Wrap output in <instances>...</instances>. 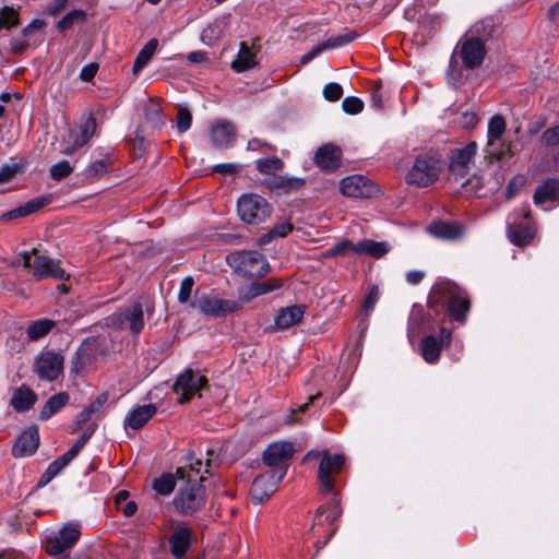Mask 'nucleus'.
Masks as SVG:
<instances>
[{
  "instance_id": "24",
  "label": "nucleus",
  "mask_w": 559,
  "mask_h": 559,
  "mask_svg": "<svg viewBox=\"0 0 559 559\" xmlns=\"http://www.w3.org/2000/svg\"><path fill=\"white\" fill-rule=\"evenodd\" d=\"M119 322L126 324L132 334L138 335L144 328L143 307L140 302H133L118 314Z\"/></svg>"
},
{
  "instance_id": "16",
  "label": "nucleus",
  "mask_w": 559,
  "mask_h": 559,
  "mask_svg": "<svg viewBox=\"0 0 559 559\" xmlns=\"http://www.w3.org/2000/svg\"><path fill=\"white\" fill-rule=\"evenodd\" d=\"M452 340V332L445 328H441L438 335H428L420 342V352L423 358L428 364H436L442 348L448 347Z\"/></svg>"
},
{
  "instance_id": "33",
  "label": "nucleus",
  "mask_w": 559,
  "mask_h": 559,
  "mask_svg": "<svg viewBox=\"0 0 559 559\" xmlns=\"http://www.w3.org/2000/svg\"><path fill=\"white\" fill-rule=\"evenodd\" d=\"M390 250V246L385 241H374L371 239H364L355 245V253L360 255H369L380 259L385 255Z\"/></svg>"
},
{
  "instance_id": "21",
  "label": "nucleus",
  "mask_w": 559,
  "mask_h": 559,
  "mask_svg": "<svg viewBox=\"0 0 559 559\" xmlns=\"http://www.w3.org/2000/svg\"><path fill=\"white\" fill-rule=\"evenodd\" d=\"M39 445V432L36 426L29 427L22 431L16 438L12 447V455L14 457L31 456L36 452Z\"/></svg>"
},
{
  "instance_id": "42",
  "label": "nucleus",
  "mask_w": 559,
  "mask_h": 559,
  "mask_svg": "<svg viewBox=\"0 0 559 559\" xmlns=\"http://www.w3.org/2000/svg\"><path fill=\"white\" fill-rule=\"evenodd\" d=\"M201 466V459L197 457L194 454H188L186 456V465L179 467L176 475L179 480L189 479V475H191V478H194L195 473H198V479L203 478V476H200Z\"/></svg>"
},
{
  "instance_id": "40",
  "label": "nucleus",
  "mask_w": 559,
  "mask_h": 559,
  "mask_svg": "<svg viewBox=\"0 0 559 559\" xmlns=\"http://www.w3.org/2000/svg\"><path fill=\"white\" fill-rule=\"evenodd\" d=\"M56 323L50 319H39L29 323L26 329V334L29 341H38L46 336Z\"/></svg>"
},
{
  "instance_id": "15",
  "label": "nucleus",
  "mask_w": 559,
  "mask_h": 559,
  "mask_svg": "<svg viewBox=\"0 0 559 559\" xmlns=\"http://www.w3.org/2000/svg\"><path fill=\"white\" fill-rule=\"evenodd\" d=\"M477 152V143L469 142L462 147L452 150L449 163V171L454 180L463 179L469 170V164Z\"/></svg>"
},
{
  "instance_id": "63",
  "label": "nucleus",
  "mask_w": 559,
  "mask_h": 559,
  "mask_svg": "<svg viewBox=\"0 0 559 559\" xmlns=\"http://www.w3.org/2000/svg\"><path fill=\"white\" fill-rule=\"evenodd\" d=\"M17 169L16 165H3L0 168V185L10 182L16 175Z\"/></svg>"
},
{
  "instance_id": "11",
  "label": "nucleus",
  "mask_w": 559,
  "mask_h": 559,
  "mask_svg": "<svg viewBox=\"0 0 559 559\" xmlns=\"http://www.w3.org/2000/svg\"><path fill=\"white\" fill-rule=\"evenodd\" d=\"M207 379L191 368L181 372L174 383V391L179 395L178 402L180 404L189 402L200 390L205 386Z\"/></svg>"
},
{
  "instance_id": "58",
  "label": "nucleus",
  "mask_w": 559,
  "mask_h": 559,
  "mask_svg": "<svg viewBox=\"0 0 559 559\" xmlns=\"http://www.w3.org/2000/svg\"><path fill=\"white\" fill-rule=\"evenodd\" d=\"M247 150L253 151V152H258V151L259 152H267V151H275L276 147L274 145H272L271 143H267L261 139L253 138L248 141Z\"/></svg>"
},
{
  "instance_id": "45",
  "label": "nucleus",
  "mask_w": 559,
  "mask_h": 559,
  "mask_svg": "<svg viewBox=\"0 0 559 559\" xmlns=\"http://www.w3.org/2000/svg\"><path fill=\"white\" fill-rule=\"evenodd\" d=\"M418 24L426 36H431L441 27V16L437 13H425L419 16Z\"/></svg>"
},
{
  "instance_id": "19",
  "label": "nucleus",
  "mask_w": 559,
  "mask_h": 559,
  "mask_svg": "<svg viewBox=\"0 0 559 559\" xmlns=\"http://www.w3.org/2000/svg\"><path fill=\"white\" fill-rule=\"evenodd\" d=\"M80 531L75 525H67L59 531L58 535L49 537L46 543V550L50 556H59L72 548L79 537Z\"/></svg>"
},
{
  "instance_id": "43",
  "label": "nucleus",
  "mask_w": 559,
  "mask_h": 559,
  "mask_svg": "<svg viewBox=\"0 0 559 559\" xmlns=\"http://www.w3.org/2000/svg\"><path fill=\"white\" fill-rule=\"evenodd\" d=\"M255 167L262 175H275L277 171L283 169L284 162L277 156H272L258 159L255 162Z\"/></svg>"
},
{
  "instance_id": "7",
  "label": "nucleus",
  "mask_w": 559,
  "mask_h": 559,
  "mask_svg": "<svg viewBox=\"0 0 559 559\" xmlns=\"http://www.w3.org/2000/svg\"><path fill=\"white\" fill-rule=\"evenodd\" d=\"M20 258L22 259V264L24 267L33 269V275L37 280L47 277L55 280L68 278L64 270L60 266L59 261H56L45 254H38V250L35 248L31 251L22 252Z\"/></svg>"
},
{
  "instance_id": "9",
  "label": "nucleus",
  "mask_w": 559,
  "mask_h": 559,
  "mask_svg": "<svg viewBox=\"0 0 559 559\" xmlns=\"http://www.w3.org/2000/svg\"><path fill=\"white\" fill-rule=\"evenodd\" d=\"M344 464L345 456L343 454H331L328 450L323 451V457L320 460L318 469L320 490L323 493H330L333 491V477L341 473Z\"/></svg>"
},
{
  "instance_id": "6",
  "label": "nucleus",
  "mask_w": 559,
  "mask_h": 559,
  "mask_svg": "<svg viewBox=\"0 0 559 559\" xmlns=\"http://www.w3.org/2000/svg\"><path fill=\"white\" fill-rule=\"evenodd\" d=\"M535 226L528 204L522 205L508 217V236L516 246L527 245L535 236Z\"/></svg>"
},
{
  "instance_id": "30",
  "label": "nucleus",
  "mask_w": 559,
  "mask_h": 559,
  "mask_svg": "<svg viewBox=\"0 0 559 559\" xmlns=\"http://www.w3.org/2000/svg\"><path fill=\"white\" fill-rule=\"evenodd\" d=\"M191 530L187 527L177 528L169 538L170 551L177 558L181 559L191 545Z\"/></svg>"
},
{
  "instance_id": "32",
  "label": "nucleus",
  "mask_w": 559,
  "mask_h": 559,
  "mask_svg": "<svg viewBox=\"0 0 559 559\" xmlns=\"http://www.w3.org/2000/svg\"><path fill=\"white\" fill-rule=\"evenodd\" d=\"M36 401V393L32 389L22 385L14 391L11 397V405L14 411L22 413L28 411Z\"/></svg>"
},
{
  "instance_id": "13",
  "label": "nucleus",
  "mask_w": 559,
  "mask_h": 559,
  "mask_svg": "<svg viewBox=\"0 0 559 559\" xmlns=\"http://www.w3.org/2000/svg\"><path fill=\"white\" fill-rule=\"evenodd\" d=\"M100 353V343L96 338H86L71 361V372L85 373L94 369Z\"/></svg>"
},
{
  "instance_id": "22",
  "label": "nucleus",
  "mask_w": 559,
  "mask_h": 559,
  "mask_svg": "<svg viewBox=\"0 0 559 559\" xmlns=\"http://www.w3.org/2000/svg\"><path fill=\"white\" fill-rule=\"evenodd\" d=\"M506 120L500 115H495L490 118L488 122V132H487V145H486V154L499 159L501 157V151L496 148V141L500 140L506 131Z\"/></svg>"
},
{
  "instance_id": "62",
  "label": "nucleus",
  "mask_w": 559,
  "mask_h": 559,
  "mask_svg": "<svg viewBox=\"0 0 559 559\" xmlns=\"http://www.w3.org/2000/svg\"><path fill=\"white\" fill-rule=\"evenodd\" d=\"M241 165L237 163H225L214 166L213 170L223 175H233L241 170Z\"/></svg>"
},
{
  "instance_id": "37",
  "label": "nucleus",
  "mask_w": 559,
  "mask_h": 559,
  "mask_svg": "<svg viewBox=\"0 0 559 559\" xmlns=\"http://www.w3.org/2000/svg\"><path fill=\"white\" fill-rule=\"evenodd\" d=\"M258 66L254 53L246 43L240 44L237 58L231 62V69L238 73L253 69Z\"/></svg>"
},
{
  "instance_id": "47",
  "label": "nucleus",
  "mask_w": 559,
  "mask_h": 559,
  "mask_svg": "<svg viewBox=\"0 0 559 559\" xmlns=\"http://www.w3.org/2000/svg\"><path fill=\"white\" fill-rule=\"evenodd\" d=\"M86 19V13L83 10H72L67 13L57 24L60 32L71 28L75 23H83Z\"/></svg>"
},
{
  "instance_id": "38",
  "label": "nucleus",
  "mask_w": 559,
  "mask_h": 559,
  "mask_svg": "<svg viewBox=\"0 0 559 559\" xmlns=\"http://www.w3.org/2000/svg\"><path fill=\"white\" fill-rule=\"evenodd\" d=\"M305 185V180L296 177L277 176L270 182L269 187L272 190L289 193L299 190Z\"/></svg>"
},
{
  "instance_id": "50",
  "label": "nucleus",
  "mask_w": 559,
  "mask_h": 559,
  "mask_svg": "<svg viewBox=\"0 0 559 559\" xmlns=\"http://www.w3.org/2000/svg\"><path fill=\"white\" fill-rule=\"evenodd\" d=\"M320 397V393L312 394L308 397V402L299 405L296 408H292L289 414L287 415L285 423L287 425H296L300 423V418L298 415L304 414L308 411L309 405L313 404L316 400Z\"/></svg>"
},
{
  "instance_id": "28",
  "label": "nucleus",
  "mask_w": 559,
  "mask_h": 559,
  "mask_svg": "<svg viewBox=\"0 0 559 559\" xmlns=\"http://www.w3.org/2000/svg\"><path fill=\"white\" fill-rule=\"evenodd\" d=\"M51 201L50 197H38L27 201L25 204L17 206L9 212H5L1 215V221H11L20 217H25L31 215L44 206L48 205Z\"/></svg>"
},
{
  "instance_id": "4",
  "label": "nucleus",
  "mask_w": 559,
  "mask_h": 559,
  "mask_svg": "<svg viewBox=\"0 0 559 559\" xmlns=\"http://www.w3.org/2000/svg\"><path fill=\"white\" fill-rule=\"evenodd\" d=\"M487 26L484 21L476 23L472 28L473 36L461 40L456 46L455 53L467 69L474 70L480 67L485 59L486 48L483 38L479 36L485 33Z\"/></svg>"
},
{
  "instance_id": "55",
  "label": "nucleus",
  "mask_w": 559,
  "mask_h": 559,
  "mask_svg": "<svg viewBox=\"0 0 559 559\" xmlns=\"http://www.w3.org/2000/svg\"><path fill=\"white\" fill-rule=\"evenodd\" d=\"M194 281L191 276L185 277L179 287L178 301L180 304H187L190 299Z\"/></svg>"
},
{
  "instance_id": "31",
  "label": "nucleus",
  "mask_w": 559,
  "mask_h": 559,
  "mask_svg": "<svg viewBox=\"0 0 559 559\" xmlns=\"http://www.w3.org/2000/svg\"><path fill=\"white\" fill-rule=\"evenodd\" d=\"M306 307L302 305H295L283 308L275 317V324L278 329H289L301 321L305 314Z\"/></svg>"
},
{
  "instance_id": "44",
  "label": "nucleus",
  "mask_w": 559,
  "mask_h": 559,
  "mask_svg": "<svg viewBox=\"0 0 559 559\" xmlns=\"http://www.w3.org/2000/svg\"><path fill=\"white\" fill-rule=\"evenodd\" d=\"M357 37L358 34L355 31H347L345 34L328 38L325 41L320 43L319 46L321 47L322 51L326 49L338 48L353 43Z\"/></svg>"
},
{
  "instance_id": "29",
  "label": "nucleus",
  "mask_w": 559,
  "mask_h": 559,
  "mask_svg": "<svg viewBox=\"0 0 559 559\" xmlns=\"http://www.w3.org/2000/svg\"><path fill=\"white\" fill-rule=\"evenodd\" d=\"M157 412L154 404L141 405L131 409L124 418V427L138 430L142 428Z\"/></svg>"
},
{
  "instance_id": "17",
  "label": "nucleus",
  "mask_w": 559,
  "mask_h": 559,
  "mask_svg": "<svg viewBox=\"0 0 559 559\" xmlns=\"http://www.w3.org/2000/svg\"><path fill=\"white\" fill-rule=\"evenodd\" d=\"M341 192L349 198H371L378 192L377 186L362 175L348 176L341 180Z\"/></svg>"
},
{
  "instance_id": "12",
  "label": "nucleus",
  "mask_w": 559,
  "mask_h": 559,
  "mask_svg": "<svg viewBox=\"0 0 559 559\" xmlns=\"http://www.w3.org/2000/svg\"><path fill=\"white\" fill-rule=\"evenodd\" d=\"M190 308L198 310L205 316L224 317L239 309V305L233 300L219 299L211 297L206 294L195 295L190 302Z\"/></svg>"
},
{
  "instance_id": "57",
  "label": "nucleus",
  "mask_w": 559,
  "mask_h": 559,
  "mask_svg": "<svg viewBox=\"0 0 559 559\" xmlns=\"http://www.w3.org/2000/svg\"><path fill=\"white\" fill-rule=\"evenodd\" d=\"M542 143L545 146H556L559 144V126L545 130L542 134Z\"/></svg>"
},
{
  "instance_id": "25",
  "label": "nucleus",
  "mask_w": 559,
  "mask_h": 559,
  "mask_svg": "<svg viewBox=\"0 0 559 559\" xmlns=\"http://www.w3.org/2000/svg\"><path fill=\"white\" fill-rule=\"evenodd\" d=\"M236 129L233 122L218 121L211 128V141L215 147L227 148L233 145Z\"/></svg>"
},
{
  "instance_id": "20",
  "label": "nucleus",
  "mask_w": 559,
  "mask_h": 559,
  "mask_svg": "<svg viewBox=\"0 0 559 559\" xmlns=\"http://www.w3.org/2000/svg\"><path fill=\"white\" fill-rule=\"evenodd\" d=\"M294 454V447L292 442L278 441L271 443L263 453V462L265 465L278 469L281 467L287 468V462Z\"/></svg>"
},
{
  "instance_id": "3",
  "label": "nucleus",
  "mask_w": 559,
  "mask_h": 559,
  "mask_svg": "<svg viewBox=\"0 0 559 559\" xmlns=\"http://www.w3.org/2000/svg\"><path fill=\"white\" fill-rule=\"evenodd\" d=\"M227 264L238 274L248 277H261L270 271V264L259 251H235L226 257Z\"/></svg>"
},
{
  "instance_id": "60",
  "label": "nucleus",
  "mask_w": 559,
  "mask_h": 559,
  "mask_svg": "<svg viewBox=\"0 0 559 559\" xmlns=\"http://www.w3.org/2000/svg\"><path fill=\"white\" fill-rule=\"evenodd\" d=\"M0 17L4 19L5 25L4 28H11L19 23L17 13L12 8H4L0 12Z\"/></svg>"
},
{
  "instance_id": "10",
  "label": "nucleus",
  "mask_w": 559,
  "mask_h": 559,
  "mask_svg": "<svg viewBox=\"0 0 559 559\" xmlns=\"http://www.w3.org/2000/svg\"><path fill=\"white\" fill-rule=\"evenodd\" d=\"M286 475V467L273 469L255 477L251 486V498L257 504L263 503L276 490L277 485Z\"/></svg>"
},
{
  "instance_id": "48",
  "label": "nucleus",
  "mask_w": 559,
  "mask_h": 559,
  "mask_svg": "<svg viewBox=\"0 0 559 559\" xmlns=\"http://www.w3.org/2000/svg\"><path fill=\"white\" fill-rule=\"evenodd\" d=\"M73 170L74 166L69 160L62 159L50 167L49 174L53 180L61 181L70 176Z\"/></svg>"
},
{
  "instance_id": "14",
  "label": "nucleus",
  "mask_w": 559,
  "mask_h": 559,
  "mask_svg": "<svg viewBox=\"0 0 559 559\" xmlns=\"http://www.w3.org/2000/svg\"><path fill=\"white\" fill-rule=\"evenodd\" d=\"M96 130V120L93 117L86 118L82 121L78 129H71L68 138L64 140V146L61 153L64 155H72L79 148L83 147L92 139Z\"/></svg>"
},
{
  "instance_id": "18",
  "label": "nucleus",
  "mask_w": 559,
  "mask_h": 559,
  "mask_svg": "<svg viewBox=\"0 0 559 559\" xmlns=\"http://www.w3.org/2000/svg\"><path fill=\"white\" fill-rule=\"evenodd\" d=\"M35 371L40 379L56 380L63 371V356L55 352L41 353L36 358Z\"/></svg>"
},
{
  "instance_id": "26",
  "label": "nucleus",
  "mask_w": 559,
  "mask_h": 559,
  "mask_svg": "<svg viewBox=\"0 0 559 559\" xmlns=\"http://www.w3.org/2000/svg\"><path fill=\"white\" fill-rule=\"evenodd\" d=\"M283 286L280 278H269L265 282H252L250 285L239 290V296L243 301H250L253 298L271 293Z\"/></svg>"
},
{
  "instance_id": "8",
  "label": "nucleus",
  "mask_w": 559,
  "mask_h": 559,
  "mask_svg": "<svg viewBox=\"0 0 559 559\" xmlns=\"http://www.w3.org/2000/svg\"><path fill=\"white\" fill-rule=\"evenodd\" d=\"M237 212L242 222L258 225L271 216L272 206L263 197L247 193L238 199Z\"/></svg>"
},
{
  "instance_id": "54",
  "label": "nucleus",
  "mask_w": 559,
  "mask_h": 559,
  "mask_svg": "<svg viewBox=\"0 0 559 559\" xmlns=\"http://www.w3.org/2000/svg\"><path fill=\"white\" fill-rule=\"evenodd\" d=\"M192 116L187 108H179L177 112L176 126L180 133L188 131L191 127Z\"/></svg>"
},
{
  "instance_id": "34",
  "label": "nucleus",
  "mask_w": 559,
  "mask_h": 559,
  "mask_svg": "<svg viewBox=\"0 0 559 559\" xmlns=\"http://www.w3.org/2000/svg\"><path fill=\"white\" fill-rule=\"evenodd\" d=\"M429 233L440 239H456L462 236L463 229L460 224L453 222H437L429 226Z\"/></svg>"
},
{
  "instance_id": "52",
  "label": "nucleus",
  "mask_w": 559,
  "mask_h": 559,
  "mask_svg": "<svg viewBox=\"0 0 559 559\" xmlns=\"http://www.w3.org/2000/svg\"><path fill=\"white\" fill-rule=\"evenodd\" d=\"M64 468V466L56 459L55 461H52L47 469L44 472V474L41 475L40 479H39V483L38 485L39 486H45L47 485L49 481H51L62 469Z\"/></svg>"
},
{
  "instance_id": "49",
  "label": "nucleus",
  "mask_w": 559,
  "mask_h": 559,
  "mask_svg": "<svg viewBox=\"0 0 559 559\" xmlns=\"http://www.w3.org/2000/svg\"><path fill=\"white\" fill-rule=\"evenodd\" d=\"M110 165H111V160L109 157L96 159L95 162L91 163L86 167L85 175L90 178L100 177L107 173Z\"/></svg>"
},
{
  "instance_id": "23",
  "label": "nucleus",
  "mask_w": 559,
  "mask_h": 559,
  "mask_svg": "<svg viewBox=\"0 0 559 559\" xmlns=\"http://www.w3.org/2000/svg\"><path fill=\"white\" fill-rule=\"evenodd\" d=\"M342 151L333 144L320 146L314 154V163L322 170H334L341 164Z\"/></svg>"
},
{
  "instance_id": "27",
  "label": "nucleus",
  "mask_w": 559,
  "mask_h": 559,
  "mask_svg": "<svg viewBox=\"0 0 559 559\" xmlns=\"http://www.w3.org/2000/svg\"><path fill=\"white\" fill-rule=\"evenodd\" d=\"M533 202L536 206H542L546 202H559V179L548 178L540 182L536 187Z\"/></svg>"
},
{
  "instance_id": "39",
  "label": "nucleus",
  "mask_w": 559,
  "mask_h": 559,
  "mask_svg": "<svg viewBox=\"0 0 559 559\" xmlns=\"http://www.w3.org/2000/svg\"><path fill=\"white\" fill-rule=\"evenodd\" d=\"M158 41L155 38L150 39L144 47L139 51L133 67L132 72L134 75L139 74L143 68L150 62L154 52L156 51Z\"/></svg>"
},
{
  "instance_id": "56",
  "label": "nucleus",
  "mask_w": 559,
  "mask_h": 559,
  "mask_svg": "<svg viewBox=\"0 0 559 559\" xmlns=\"http://www.w3.org/2000/svg\"><path fill=\"white\" fill-rule=\"evenodd\" d=\"M323 96L329 102H337L343 96V87L338 83H329L323 88Z\"/></svg>"
},
{
  "instance_id": "36",
  "label": "nucleus",
  "mask_w": 559,
  "mask_h": 559,
  "mask_svg": "<svg viewBox=\"0 0 559 559\" xmlns=\"http://www.w3.org/2000/svg\"><path fill=\"white\" fill-rule=\"evenodd\" d=\"M70 401L67 392H59L50 396L39 413L40 420H47L60 412Z\"/></svg>"
},
{
  "instance_id": "2",
  "label": "nucleus",
  "mask_w": 559,
  "mask_h": 559,
  "mask_svg": "<svg viewBox=\"0 0 559 559\" xmlns=\"http://www.w3.org/2000/svg\"><path fill=\"white\" fill-rule=\"evenodd\" d=\"M443 169V163L437 153L419 154L406 175L409 185L426 188L436 182Z\"/></svg>"
},
{
  "instance_id": "61",
  "label": "nucleus",
  "mask_w": 559,
  "mask_h": 559,
  "mask_svg": "<svg viewBox=\"0 0 559 559\" xmlns=\"http://www.w3.org/2000/svg\"><path fill=\"white\" fill-rule=\"evenodd\" d=\"M379 299V289L377 286H372L362 304V309L365 312H369L373 309L374 305Z\"/></svg>"
},
{
  "instance_id": "51",
  "label": "nucleus",
  "mask_w": 559,
  "mask_h": 559,
  "mask_svg": "<svg viewBox=\"0 0 559 559\" xmlns=\"http://www.w3.org/2000/svg\"><path fill=\"white\" fill-rule=\"evenodd\" d=\"M145 122L148 123L153 129H160L165 123L160 108L157 106H151L146 108Z\"/></svg>"
},
{
  "instance_id": "41",
  "label": "nucleus",
  "mask_w": 559,
  "mask_h": 559,
  "mask_svg": "<svg viewBox=\"0 0 559 559\" xmlns=\"http://www.w3.org/2000/svg\"><path fill=\"white\" fill-rule=\"evenodd\" d=\"M226 28L225 19L215 20L213 23L207 25L201 33V39L206 45H213L216 40H218Z\"/></svg>"
},
{
  "instance_id": "1",
  "label": "nucleus",
  "mask_w": 559,
  "mask_h": 559,
  "mask_svg": "<svg viewBox=\"0 0 559 559\" xmlns=\"http://www.w3.org/2000/svg\"><path fill=\"white\" fill-rule=\"evenodd\" d=\"M428 307L436 314L447 309L453 320L464 323L471 302L454 283L441 281L432 286L428 296Z\"/></svg>"
},
{
  "instance_id": "46",
  "label": "nucleus",
  "mask_w": 559,
  "mask_h": 559,
  "mask_svg": "<svg viewBox=\"0 0 559 559\" xmlns=\"http://www.w3.org/2000/svg\"><path fill=\"white\" fill-rule=\"evenodd\" d=\"M176 478L178 477L171 474H164L153 481V489L159 495L168 496L176 487Z\"/></svg>"
},
{
  "instance_id": "64",
  "label": "nucleus",
  "mask_w": 559,
  "mask_h": 559,
  "mask_svg": "<svg viewBox=\"0 0 559 559\" xmlns=\"http://www.w3.org/2000/svg\"><path fill=\"white\" fill-rule=\"evenodd\" d=\"M98 71V64L95 62L88 63L81 69L80 79L84 82H90L94 79Z\"/></svg>"
},
{
  "instance_id": "5",
  "label": "nucleus",
  "mask_w": 559,
  "mask_h": 559,
  "mask_svg": "<svg viewBox=\"0 0 559 559\" xmlns=\"http://www.w3.org/2000/svg\"><path fill=\"white\" fill-rule=\"evenodd\" d=\"M204 478L198 479V473L194 478L185 479V485L179 487L178 493L174 499V506L178 512L183 515L192 514L198 511L205 500V489L202 485Z\"/></svg>"
},
{
  "instance_id": "35",
  "label": "nucleus",
  "mask_w": 559,
  "mask_h": 559,
  "mask_svg": "<svg viewBox=\"0 0 559 559\" xmlns=\"http://www.w3.org/2000/svg\"><path fill=\"white\" fill-rule=\"evenodd\" d=\"M341 514L342 509L340 503L336 498H333L325 506L318 508L313 521L316 524L320 525L324 523L333 525V523L341 516Z\"/></svg>"
},
{
  "instance_id": "53",
  "label": "nucleus",
  "mask_w": 559,
  "mask_h": 559,
  "mask_svg": "<svg viewBox=\"0 0 559 559\" xmlns=\"http://www.w3.org/2000/svg\"><path fill=\"white\" fill-rule=\"evenodd\" d=\"M343 110L348 115H357L364 109V102L354 96H348L344 98L342 103Z\"/></svg>"
},
{
  "instance_id": "59",
  "label": "nucleus",
  "mask_w": 559,
  "mask_h": 559,
  "mask_svg": "<svg viewBox=\"0 0 559 559\" xmlns=\"http://www.w3.org/2000/svg\"><path fill=\"white\" fill-rule=\"evenodd\" d=\"M293 230V225L289 222H283L274 226L267 234L270 239L276 237H285Z\"/></svg>"
}]
</instances>
